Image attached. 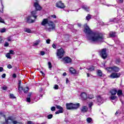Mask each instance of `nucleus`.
<instances>
[{"label":"nucleus","instance_id":"obj_1","mask_svg":"<svg viewBox=\"0 0 124 124\" xmlns=\"http://www.w3.org/2000/svg\"><path fill=\"white\" fill-rule=\"evenodd\" d=\"M84 32L88 34L87 38L88 40L92 42H94L95 43H100V42H103L104 37L101 34L96 33L93 32V31L90 29V27L88 25L85 24L84 26Z\"/></svg>","mask_w":124,"mask_h":124},{"label":"nucleus","instance_id":"obj_2","mask_svg":"<svg viewBox=\"0 0 124 124\" xmlns=\"http://www.w3.org/2000/svg\"><path fill=\"white\" fill-rule=\"evenodd\" d=\"M1 117H3L5 118V122L3 124H23L22 123L13 120L12 117H8L5 118V115L3 113L0 112V119Z\"/></svg>","mask_w":124,"mask_h":124},{"label":"nucleus","instance_id":"obj_3","mask_svg":"<svg viewBox=\"0 0 124 124\" xmlns=\"http://www.w3.org/2000/svg\"><path fill=\"white\" fill-rule=\"evenodd\" d=\"M106 70H108L109 72H119L120 71V68L116 66H113L106 68Z\"/></svg>","mask_w":124,"mask_h":124},{"label":"nucleus","instance_id":"obj_4","mask_svg":"<svg viewBox=\"0 0 124 124\" xmlns=\"http://www.w3.org/2000/svg\"><path fill=\"white\" fill-rule=\"evenodd\" d=\"M47 25L49 26V28L46 29V31H51L55 30L56 28V24H55L52 21H48Z\"/></svg>","mask_w":124,"mask_h":124},{"label":"nucleus","instance_id":"obj_5","mask_svg":"<svg viewBox=\"0 0 124 124\" xmlns=\"http://www.w3.org/2000/svg\"><path fill=\"white\" fill-rule=\"evenodd\" d=\"M64 50L62 48L57 49V56L58 59H61L62 58V57L64 55Z\"/></svg>","mask_w":124,"mask_h":124},{"label":"nucleus","instance_id":"obj_6","mask_svg":"<svg viewBox=\"0 0 124 124\" xmlns=\"http://www.w3.org/2000/svg\"><path fill=\"white\" fill-rule=\"evenodd\" d=\"M106 48L101 49L99 51V54L102 59L105 60L107 58V53H106Z\"/></svg>","mask_w":124,"mask_h":124},{"label":"nucleus","instance_id":"obj_7","mask_svg":"<svg viewBox=\"0 0 124 124\" xmlns=\"http://www.w3.org/2000/svg\"><path fill=\"white\" fill-rule=\"evenodd\" d=\"M120 76V73H113L110 75V77L112 79H115V78H119Z\"/></svg>","mask_w":124,"mask_h":124},{"label":"nucleus","instance_id":"obj_8","mask_svg":"<svg viewBox=\"0 0 124 124\" xmlns=\"http://www.w3.org/2000/svg\"><path fill=\"white\" fill-rule=\"evenodd\" d=\"M56 7H58V8H62L63 9L65 6L64 4L62 2V1H59L56 3Z\"/></svg>","mask_w":124,"mask_h":124},{"label":"nucleus","instance_id":"obj_9","mask_svg":"<svg viewBox=\"0 0 124 124\" xmlns=\"http://www.w3.org/2000/svg\"><path fill=\"white\" fill-rule=\"evenodd\" d=\"M69 72L71 74H74L76 75V74H79V71H76V70L74 69L73 67L70 68Z\"/></svg>","mask_w":124,"mask_h":124},{"label":"nucleus","instance_id":"obj_10","mask_svg":"<svg viewBox=\"0 0 124 124\" xmlns=\"http://www.w3.org/2000/svg\"><path fill=\"white\" fill-rule=\"evenodd\" d=\"M80 96L82 100H87L88 99V94L85 93H81Z\"/></svg>","mask_w":124,"mask_h":124},{"label":"nucleus","instance_id":"obj_11","mask_svg":"<svg viewBox=\"0 0 124 124\" xmlns=\"http://www.w3.org/2000/svg\"><path fill=\"white\" fill-rule=\"evenodd\" d=\"M121 19V17L120 16H118L117 18H114L110 19L109 22H114L115 23H120V20Z\"/></svg>","mask_w":124,"mask_h":124},{"label":"nucleus","instance_id":"obj_12","mask_svg":"<svg viewBox=\"0 0 124 124\" xmlns=\"http://www.w3.org/2000/svg\"><path fill=\"white\" fill-rule=\"evenodd\" d=\"M34 7H35V9L39 11L41 10L42 8L39 4H38V2H35L34 3Z\"/></svg>","mask_w":124,"mask_h":124},{"label":"nucleus","instance_id":"obj_13","mask_svg":"<svg viewBox=\"0 0 124 124\" xmlns=\"http://www.w3.org/2000/svg\"><path fill=\"white\" fill-rule=\"evenodd\" d=\"M66 106L68 110L73 109V103L66 104Z\"/></svg>","mask_w":124,"mask_h":124},{"label":"nucleus","instance_id":"obj_14","mask_svg":"<svg viewBox=\"0 0 124 124\" xmlns=\"http://www.w3.org/2000/svg\"><path fill=\"white\" fill-rule=\"evenodd\" d=\"M48 22L49 21L47 18H44L41 22V25L42 26H46Z\"/></svg>","mask_w":124,"mask_h":124},{"label":"nucleus","instance_id":"obj_15","mask_svg":"<svg viewBox=\"0 0 124 124\" xmlns=\"http://www.w3.org/2000/svg\"><path fill=\"white\" fill-rule=\"evenodd\" d=\"M63 60L66 63H69L71 62V59L68 57L64 58Z\"/></svg>","mask_w":124,"mask_h":124},{"label":"nucleus","instance_id":"obj_16","mask_svg":"<svg viewBox=\"0 0 124 124\" xmlns=\"http://www.w3.org/2000/svg\"><path fill=\"white\" fill-rule=\"evenodd\" d=\"M80 107V103L73 104V109H77Z\"/></svg>","mask_w":124,"mask_h":124},{"label":"nucleus","instance_id":"obj_17","mask_svg":"<svg viewBox=\"0 0 124 124\" xmlns=\"http://www.w3.org/2000/svg\"><path fill=\"white\" fill-rule=\"evenodd\" d=\"M97 100L98 102H99L100 103L102 104L103 103V98H102L100 95H98L97 96Z\"/></svg>","mask_w":124,"mask_h":124},{"label":"nucleus","instance_id":"obj_18","mask_svg":"<svg viewBox=\"0 0 124 124\" xmlns=\"http://www.w3.org/2000/svg\"><path fill=\"white\" fill-rule=\"evenodd\" d=\"M81 8L83 10H85V11H86L87 12H89V11H90V7L87 5H83Z\"/></svg>","mask_w":124,"mask_h":124},{"label":"nucleus","instance_id":"obj_19","mask_svg":"<svg viewBox=\"0 0 124 124\" xmlns=\"http://www.w3.org/2000/svg\"><path fill=\"white\" fill-rule=\"evenodd\" d=\"M80 110L82 113H86L88 111V107L87 106H83Z\"/></svg>","mask_w":124,"mask_h":124},{"label":"nucleus","instance_id":"obj_20","mask_svg":"<svg viewBox=\"0 0 124 124\" xmlns=\"http://www.w3.org/2000/svg\"><path fill=\"white\" fill-rule=\"evenodd\" d=\"M118 91L116 89H113L110 90V93L111 95H115L117 93Z\"/></svg>","mask_w":124,"mask_h":124},{"label":"nucleus","instance_id":"obj_21","mask_svg":"<svg viewBox=\"0 0 124 124\" xmlns=\"http://www.w3.org/2000/svg\"><path fill=\"white\" fill-rule=\"evenodd\" d=\"M27 23H34V20H32V19H31V16H30L27 17Z\"/></svg>","mask_w":124,"mask_h":124},{"label":"nucleus","instance_id":"obj_22","mask_svg":"<svg viewBox=\"0 0 124 124\" xmlns=\"http://www.w3.org/2000/svg\"><path fill=\"white\" fill-rule=\"evenodd\" d=\"M87 69L89 71H93V70H94V66H88L87 67Z\"/></svg>","mask_w":124,"mask_h":124},{"label":"nucleus","instance_id":"obj_23","mask_svg":"<svg viewBox=\"0 0 124 124\" xmlns=\"http://www.w3.org/2000/svg\"><path fill=\"white\" fill-rule=\"evenodd\" d=\"M31 14L32 17H33V18H34L35 19H36V18H37V16H35L36 14V11L31 12Z\"/></svg>","mask_w":124,"mask_h":124},{"label":"nucleus","instance_id":"obj_24","mask_svg":"<svg viewBox=\"0 0 124 124\" xmlns=\"http://www.w3.org/2000/svg\"><path fill=\"white\" fill-rule=\"evenodd\" d=\"M1 1V8H0V11L2 13L3 12V8H4V6H3V4H2V0H0Z\"/></svg>","mask_w":124,"mask_h":124},{"label":"nucleus","instance_id":"obj_25","mask_svg":"<svg viewBox=\"0 0 124 124\" xmlns=\"http://www.w3.org/2000/svg\"><path fill=\"white\" fill-rule=\"evenodd\" d=\"M94 97V96L93 94H87V98L89 99H93Z\"/></svg>","mask_w":124,"mask_h":124},{"label":"nucleus","instance_id":"obj_26","mask_svg":"<svg viewBox=\"0 0 124 124\" xmlns=\"http://www.w3.org/2000/svg\"><path fill=\"white\" fill-rule=\"evenodd\" d=\"M31 93L28 95V97L26 98V101L27 102H31Z\"/></svg>","mask_w":124,"mask_h":124},{"label":"nucleus","instance_id":"obj_27","mask_svg":"<svg viewBox=\"0 0 124 124\" xmlns=\"http://www.w3.org/2000/svg\"><path fill=\"white\" fill-rule=\"evenodd\" d=\"M109 36L110 37H115V36H116V32H110L109 33Z\"/></svg>","mask_w":124,"mask_h":124},{"label":"nucleus","instance_id":"obj_28","mask_svg":"<svg viewBox=\"0 0 124 124\" xmlns=\"http://www.w3.org/2000/svg\"><path fill=\"white\" fill-rule=\"evenodd\" d=\"M18 90L19 91L23 90V87H21V80H18Z\"/></svg>","mask_w":124,"mask_h":124},{"label":"nucleus","instance_id":"obj_29","mask_svg":"<svg viewBox=\"0 0 124 124\" xmlns=\"http://www.w3.org/2000/svg\"><path fill=\"white\" fill-rule=\"evenodd\" d=\"M21 91H23L25 93H27L29 92V87H26L24 89H23Z\"/></svg>","mask_w":124,"mask_h":124},{"label":"nucleus","instance_id":"obj_30","mask_svg":"<svg viewBox=\"0 0 124 124\" xmlns=\"http://www.w3.org/2000/svg\"><path fill=\"white\" fill-rule=\"evenodd\" d=\"M24 31L25 32H28V33H31V30L29 28H26L24 29Z\"/></svg>","mask_w":124,"mask_h":124},{"label":"nucleus","instance_id":"obj_31","mask_svg":"<svg viewBox=\"0 0 124 124\" xmlns=\"http://www.w3.org/2000/svg\"><path fill=\"white\" fill-rule=\"evenodd\" d=\"M97 76H100V77H102V72L101 71V70H98L97 71Z\"/></svg>","mask_w":124,"mask_h":124},{"label":"nucleus","instance_id":"obj_32","mask_svg":"<svg viewBox=\"0 0 124 124\" xmlns=\"http://www.w3.org/2000/svg\"><path fill=\"white\" fill-rule=\"evenodd\" d=\"M122 94H123V91H122L121 90H118L117 92V95H118V96H120V95H122Z\"/></svg>","mask_w":124,"mask_h":124},{"label":"nucleus","instance_id":"obj_33","mask_svg":"<svg viewBox=\"0 0 124 124\" xmlns=\"http://www.w3.org/2000/svg\"><path fill=\"white\" fill-rule=\"evenodd\" d=\"M109 99L111 100H115V99H117V96L115 95L111 96L109 97Z\"/></svg>","mask_w":124,"mask_h":124},{"label":"nucleus","instance_id":"obj_34","mask_svg":"<svg viewBox=\"0 0 124 124\" xmlns=\"http://www.w3.org/2000/svg\"><path fill=\"white\" fill-rule=\"evenodd\" d=\"M40 41L39 40H37L36 42H35L33 44V46H37L39 44V43Z\"/></svg>","mask_w":124,"mask_h":124},{"label":"nucleus","instance_id":"obj_35","mask_svg":"<svg viewBox=\"0 0 124 124\" xmlns=\"http://www.w3.org/2000/svg\"><path fill=\"white\" fill-rule=\"evenodd\" d=\"M63 113V110L60 109L59 110L56 111V112H55V114H61V113Z\"/></svg>","mask_w":124,"mask_h":124},{"label":"nucleus","instance_id":"obj_36","mask_svg":"<svg viewBox=\"0 0 124 124\" xmlns=\"http://www.w3.org/2000/svg\"><path fill=\"white\" fill-rule=\"evenodd\" d=\"M10 53H7L5 56L7 58V59H11V56H10Z\"/></svg>","mask_w":124,"mask_h":124},{"label":"nucleus","instance_id":"obj_37","mask_svg":"<svg viewBox=\"0 0 124 124\" xmlns=\"http://www.w3.org/2000/svg\"><path fill=\"white\" fill-rule=\"evenodd\" d=\"M86 121H87V123H88V124H90V123L92 122V121H93V120L91 118H88L86 119Z\"/></svg>","mask_w":124,"mask_h":124},{"label":"nucleus","instance_id":"obj_38","mask_svg":"<svg viewBox=\"0 0 124 124\" xmlns=\"http://www.w3.org/2000/svg\"><path fill=\"white\" fill-rule=\"evenodd\" d=\"M56 108L59 110H63V108L61 106L56 105Z\"/></svg>","mask_w":124,"mask_h":124},{"label":"nucleus","instance_id":"obj_39","mask_svg":"<svg viewBox=\"0 0 124 124\" xmlns=\"http://www.w3.org/2000/svg\"><path fill=\"white\" fill-rule=\"evenodd\" d=\"M47 119H48V120H50V119H52V118H53V115L49 114L48 115H47Z\"/></svg>","mask_w":124,"mask_h":124},{"label":"nucleus","instance_id":"obj_40","mask_svg":"<svg viewBox=\"0 0 124 124\" xmlns=\"http://www.w3.org/2000/svg\"><path fill=\"white\" fill-rule=\"evenodd\" d=\"M48 64L49 69L51 70V68H52V63H51V62H48Z\"/></svg>","mask_w":124,"mask_h":124},{"label":"nucleus","instance_id":"obj_41","mask_svg":"<svg viewBox=\"0 0 124 124\" xmlns=\"http://www.w3.org/2000/svg\"><path fill=\"white\" fill-rule=\"evenodd\" d=\"M9 53L11 55H15V52H14V51H13L12 50H9Z\"/></svg>","mask_w":124,"mask_h":124},{"label":"nucleus","instance_id":"obj_42","mask_svg":"<svg viewBox=\"0 0 124 124\" xmlns=\"http://www.w3.org/2000/svg\"><path fill=\"white\" fill-rule=\"evenodd\" d=\"M55 90H59V85L55 84L53 87Z\"/></svg>","mask_w":124,"mask_h":124},{"label":"nucleus","instance_id":"obj_43","mask_svg":"<svg viewBox=\"0 0 124 124\" xmlns=\"http://www.w3.org/2000/svg\"><path fill=\"white\" fill-rule=\"evenodd\" d=\"M93 102L89 103V108H90V109H92V106H93Z\"/></svg>","mask_w":124,"mask_h":124},{"label":"nucleus","instance_id":"obj_44","mask_svg":"<svg viewBox=\"0 0 124 124\" xmlns=\"http://www.w3.org/2000/svg\"><path fill=\"white\" fill-rule=\"evenodd\" d=\"M0 23H2V24H5L4 20H3V19L1 18V17H0Z\"/></svg>","mask_w":124,"mask_h":124},{"label":"nucleus","instance_id":"obj_45","mask_svg":"<svg viewBox=\"0 0 124 124\" xmlns=\"http://www.w3.org/2000/svg\"><path fill=\"white\" fill-rule=\"evenodd\" d=\"M86 20L89 21V20H90V19H91V15H88V16L86 17Z\"/></svg>","mask_w":124,"mask_h":124},{"label":"nucleus","instance_id":"obj_46","mask_svg":"<svg viewBox=\"0 0 124 124\" xmlns=\"http://www.w3.org/2000/svg\"><path fill=\"white\" fill-rule=\"evenodd\" d=\"M5 31H6L5 28H3L0 30V31L1 33L5 32Z\"/></svg>","mask_w":124,"mask_h":124},{"label":"nucleus","instance_id":"obj_47","mask_svg":"<svg viewBox=\"0 0 124 124\" xmlns=\"http://www.w3.org/2000/svg\"><path fill=\"white\" fill-rule=\"evenodd\" d=\"M16 98V97L14 96V94H10V98L14 99V98Z\"/></svg>","mask_w":124,"mask_h":124},{"label":"nucleus","instance_id":"obj_48","mask_svg":"<svg viewBox=\"0 0 124 124\" xmlns=\"http://www.w3.org/2000/svg\"><path fill=\"white\" fill-rule=\"evenodd\" d=\"M9 44L7 42H5L4 45V47H8Z\"/></svg>","mask_w":124,"mask_h":124},{"label":"nucleus","instance_id":"obj_49","mask_svg":"<svg viewBox=\"0 0 124 124\" xmlns=\"http://www.w3.org/2000/svg\"><path fill=\"white\" fill-rule=\"evenodd\" d=\"M2 89L3 90V91H6V90H7V87L5 86H3Z\"/></svg>","mask_w":124,"mask_h":124},{"label":"nucleus","instance_id":"obj_50","mask_svg":"<svg viewBox=\"0 0 124 124\" xmlns=\"http://www.w3.org/2000/svg\"><path fill=\"white\" fill-rule=\"evenodd\" d=\"M51 111H55V110H56V107H51Z\"/></svg>","mask_w":124,"mask_h":124},{"label":"nucleus","instance_id":"obj_51","mask_svg":"<svg viewBox=\"0 0 124 124\" xmlns=\"http://www.w3.org/2000/svg\"><path fill=\"white\" fill-rule=\"evenodd\" d=\"M50 41H51V40L49 39L47 40H46V42L47 44H50Z\"/></svg>","mask_w":124,"mask_h":124},{"label":"nucleus","instance_id":"obj_52","mask_svg":"<svg viewBox=\"0 0 124 124\" xmlns=\"http://www.w3.org/2000/svg\"><path fill=\"white\" fill-rule=\"evenodd\" d=\"M40 54H41V56H44V55H45V52L41 51Z\"/></svg>","mask_w":124,"mask_h":124},{"label":"nucleus","instance_id":"obj_53","mask_svg":"<svg viewBox=\"0 0 124 124\" xmlns=\"http://www.w3.org/2000/svg\"><path fill=\"white\" fill-rule=\"evenodd\" d=\"M7 67H8L9 69H10L12 68V66L11 64H9V65H7Z\"/></svg>","mask_w":124,"mask_h":124},{"label":"nucleus","instance_id":"obj_54","mask_svg":"<svg viewBox=\"0 0 124 124\" xmlns=\"http://www.w3.org/2000/svg\"><path fill=\"white\" fill-rule=\"evenodd\" d=\"M116 1L120 3H123V0H116Z\"/></svg>","mask_w":124,"mask_h":124},{"label":"nucleus","instance_id":"obj_55","mask_svg":"<svg viewBox=\"0 0 124 124\" xmlns=\"http://www.w3.org/2000/svg\"><path fill=\"white\" fill-rule=\"evenodd\" d=\"M51 17H52V18H53L54 19H56V18H57V16H56V15H55L51 16Z\"/></svg>","mask_w":124,"mask_h":124},{"label":"nucleus","instance_id":"obj_56","mask_svg":"<svg viewBox=\"0 0 124 124\" xmlns=\"http://www.w3.org/2000/svg\"><path fill=\"white\" fill-rule=\"evenodd\" d=\"M28 124H34V123H33V122H31V121H28L27 123Z\"/></svg>","mask_w":124,"mask_h":124},{"label":"nucleus","instance_id":"obj_57","mask_svg":"<svg viewBox=\"0 0 124 124\" xmlns=\"http://www.w3.org/2000/svg\"><path fill=\"white\" fill-rule=\"evenodd\" d=\"M6 76V74H3V75H2L1 77L2 78H5Z\"/></svg>","mask_w":124,"mask_h":124},{"label":"nucleus","instance_id":"obj_58","mask_svg":"<svg viewBox=\"0 0 124 124\" xmlns=\"http://www.w3.org/2000/svg\"><path fill=\"white\" fill-rule=\"evenodd\" d=\"M52 47L53 48H54V49H56L57 48V46H56V45H55V44H53L52 45Z\"/></svg>","mask_w":124,"mask_h":124},{"label":"nucleus","instance_id":"obj_59","mask_svg":"<svg viewBox=\"0 0 124 124\" xmlns=\"http://www.w3.org/2000/svg\"><path fill=\"white\" fill-rule=\"evenodd\" d=\"M69 83V80H68V78H66V84H68Z\"/></svg>","mask_w":124,"mask_h":124},{"label":"nucleus","instance_id":"obj_60","mask_svg":"<svg viewBox=\"0 0 124 124\" xmlns=\"http://www.w3.org/2000/svg\"><path fill=\"white\" fill-rule=\"evenodd\" d=\"M3 71V68L2 67H0V72H2Z\"/></svg>","mask_w":124,"mask_h":124},{"label":"nucleus","instance_id":"obj_61","mask_svg":"<svg viewBox=\"0 0 124 124\" xmlns=\"http://www.w3.org/2000/svg\"><path fill=\"white\" fill-rule=\"evenodd\" d=\"M119 115H120V113L119 112V111H116V112L115 113V116H119Z\"/></svg>","mask_w":124,"mask_h":124},{"label":"nucleus","instance_id":"obj_62","mask_svg":"<svg viewBox=\"0 0 124 124\" xmlns=\"http://www.w3.org/2000/svg\"><path fill=\"white\" fill-rule=\"evenodd\" d=\"M12 40V39H11V37L7 38V41H11Z\"/></svg>","mask_w":124,"mask_h":124},{"label":"nucleus","instance_id":"obj_63","mask_svg":"<svg viewBox=\"0 0 124 124\" xmlns=\"http://www.w3.org/2000/svg\"><path fill=\"white\" fill-rule=\"evenodd\" d=\"M17 77V76L16 75V74H14L13 75V78H16Z\"/></svg>","mask_w":124,"mask_h":124},{"label":"nucleus","instance_id":"obj_64","mask_svg":"<svg viewBox=\"0 0 124 124\" xmlns=\"http://www.w3.org/2000/svg\"><path fill=\"white\" fill-rule=\"evenodd\" d=\"M62 76H66V73H63L62 74Z\"/></svg>","mask_w":124,"mask_h":124}]
</instances>
